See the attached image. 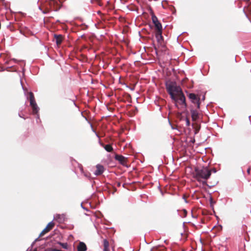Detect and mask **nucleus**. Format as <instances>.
Masks as SVG:
<instances>
[{
	"label": "nucleus",
	"instance_id": "f257e3e1",
	"mask_svg": "<svg viewBox=\"0 0 251 251\" xmlns=\"http://www.w3.org/2000/svg\"><path fill=\"white\" fill-rule=\"evenodd\" d=\"M166 88L176 106L182 110H185L186 107L185 98L181 88L174 83H170L166 84Z\"/></svg>",
	"mask_w": 251,
	"mask_h": 251
},
{
	"label": "nucleus",
	"instance_id": "f03ea898",
	"mask_svg": "<svg viewBox=\"0 0 251 251\" xmlns=\"http://www.w3.org/2000/svg\"><path fill=\"white\" fill-rule=\"evenodd\" d=\"M211 175V171L207 167L196 168L195 170L194 177L203 185H207V180Z\"/></svg>",
	"mask_w": 251,
	"mask_h": 251
},
{
	"label": "nucleus",
	"instance_id": "7ed1b4c3",
	"mask_svg": "<svg viewBox=\"0 0 251 251\" xmlns=\"http://www.w3.org/2000/svg\"><path fill=\"white\" fill-rule=\"evenodd\" d=\"M29 97L30 100V105L32 107V112L34 114H37L39 111V108L35 102L33 94L31 92L29 93Z\"/></svg>",
	"mask_w": 251,
	"mask_h": 251
},
{
	"label": "nucleus",
	"instance_id": "20e7f679",
	"mask_svg": "<svg viewBox=\"0 0 251 251\" xmlns=\"http://www.w3.org/2000/svg\"><path fill=\"white\" fill-rule=\"evenodd\" d=\"M152 21L154 24L156 30H162V26L161 23L158 21L157 18L154 15H152Z\"/></svg>",
	"mask_w": 251,
	"mask_h": 251
},
{
	"label": "nucleus",
	"instance_id": "39448f33",
	"mask_svg": "<svg viewBox=\"0 0 251 251\" xmlns=\"http://www.w3.org/2000/svg\"><path fill=\"white\" fill-rule=\"evenodd\" d=\"M54 224L52 222H50L46 228L41 232L40 234V236H43L45 233L48 232L49 231H50L54 226Z\"/></svg>",
	"mask_w": 251,
	"mask_h": 251
},
{
	"label": "nucleus",
	"instance_id": "423d86ee",
	"mask_svg": "<svg viewBox=\"0 0 251 251\" xmlns=\"http://www.w3.org/2000/svg\"><path fill=\"white\" fill-rule=\"evenodd\" d=\"M188 96L192 102L197 104V107L199 108L200 107L199 99L198 98L197 96L195 94L190 93L189 94Z\"/></svg>",
	"mask_w": 251,
	"mask_h": 251
},
{
	"label": "nucleus",
	"instance_id": "0eeeda50",
	"mask_svg": "<svg viewBox=\"0 0 251 251\" xmlns=\"http://www.w3.org/2000/svg\"><path fill=\"white\" fill-rule=\"evenodd\" d=\"M191 117L194 121H197L200 118V112L197 110L192 109L191 110Z\"/></svg>",
	"mask_w": 251,
	"mask_h": 251
},
{
	"label": "nucleus",
	"instance_id": "6e6552de",
	"mask_svg": "<svg viewBox=\"0 0 251 251\" xmlns=\"http://www.w3.org/2000/svg\"><path fill=\"white\" fill-rule=\"evenodd\" d=\"M104 170V168L102 165L98 164L96 166V170L94 174L96 176H99L103 173Z\"/></svg>",
	"mask_w": 251,
	"mask_h": 251
},
{
	"label": "nucleus",
	"instance_id": "1a4fd4ad",
	"mask_svg": "<svg viewBox=\"0 0 251 251\" xmlns=\"http://www.w3.org/2000/svg\"><path fill=\"white\" fill-rule=\"evenodd\" d=\"M162 30H156L155 33V37L157 39V42L161 44L163 41V37L162 36Z\"/></svg>",
	"mask_w": 251,
	"mask_h": 251
},
{
	"label": "nucleus",
	"instance_id": "9d476101",
	"mask_svg": "<svg viewBox=\"0 0 251 251\" xmlns=\"http://www.w3.org/2000/svg\"><path fill=\"white\" fill-rule=\"evenodd\" d=\"M77 251H86L87 247L83 242H80L77 247Z\"/></svg>",
	"mask_w": 251,
	"mask_h": 251
},
{
	"label": "nucleus",
	"instance_id": "9b49d317",
	"mask_svg": "<svg viewBox=\"0 0 251 251\" xmlns=\"http://www.w3.org/2000/svg\"><path fill=\"white\" fill-rule=\"evenodd\" d=\"M50 6H53L54 7V11H58L59 9V7L57 8V6L58 5V1L57 0H50Z\"/></svg>",
	"mask_w": 251,
	"mask_h": 251
},
{
	"label": "nucleus",
	"instance_id": "f8f14e48",
	"mask_svg": "<svg viewBox=\"0 0 251 251\" xmlns=\"http://www.w3.org/2000/svg\"><path fill=\"white\" fill-rule=\"evenodd\" d=\"M54 38L57 45H59L61 44L63 40V37L61 35H54Z\"/></svg>",
	"mask_w": 251,
	"mask_h": 251
},
{
	"label": "nucleus",
	"instance_id": "ddd939ff",
	"mask_svg": "<svg viewBox=\"0 0 251 251\" xmlns=\"http://www.w3.org/2000/svg\"><path fill=\"white\" fill-rule=\"evenodd\" d=\"M103 251H110L109 244L106 239L103 240Z\"/></svg>",
	"mask_w": 251,
	"mask_h": 251
},
{
	"label": "nucleus",
	"instance_id": "4468645a",
	"mask_svg": "<svg viewBox=\"0 0 251 251\" xmlns=\"http://www.w3.org/2000/svg\"><path fill=\"white\" fill-rule=\"evenodd\" d=\"M115 158L117 160L119 161L120 163L123 165L126 163V158L122 155H116Z\"/></svg>",
	"mask_w": 251,
	"mask_h": 251
},
{
	"label": "nucleus",
	"instance_id": "2eb2a0df",
	"mask_svg": "<svg viewBox=\"0 0 251 251\" xmlns=\"http://www.w3.org/2000/svg\"><path fill=\"white\" fill-rule=\"evenodd\" d=\"M100 144L102 146L104 149L108 152H111L113 151L112 146L110 145H106L104 146L102 143H100Z\"/></svg>",
	"mask_w": 251,
	"mask_h": 251
},
{
	"label": "nucleus",
	"instance_id": "dca6fc26",
	"mask_svg": "<svg viewBox=\"0 0 251 251\" xmlns=\"http://www.w3.org/2000/svg\"><path fill=\"white\" fill-rule=\"evenodd\" d=\"M61 246L64 248L67 249L68 248V244L67 243H60Z\"/></svg>",
	"mask_w": 251,
	"mask_h": 251
},
{
	"label": "nucleus",
	"instance_id": "f3484780",
	"mask_svg": "<svg viewBox=\"0 0 251 251\" xmlns=\"http://www.w3.org/2000/svg\"><path fill=\"white\" fill-rule=\"evenodd\" d=\"M185 121H186V126H189L190 125V122L189 119L188 118H186Z\"/></svg>",
	"mask_w": 251,
	"mask_h": 251
},
{
	"label": "nucleus",
	"instance_id": "a211bd4d",
	"mask_svg": "<svg viewBox=\"0 0 251 251\" xmlns=\"http://www.w3.org/2000/svg\"><path fill=\"white\" fill-rule=\"evenodd\" d=\"M183 217H186L187 215V211L186 210L183 209Z\"/></svg>",
	"mask_w": 251,
	"mask_h": 251
},
{
	"label": "nucleus",
	"instance_id": "6ab92c4d",
	"mask_svg": "<svg viewBox=\"0 0 251 251\" xmlns=\"http://www.w3.org/2000/svg\"><path fill=\"white\" fill-rule=\"evenodd\" d=\"M211 171V172H213L214 173H216V170L215 169H212V170H210Z\"/></svg>",
	"mask_w": 251,
	"mask_h": 251
},
{
	"label": "nucleus",
	"instance_id": "aec40b11",
	"mask_svg": "<svg viewBox=\"0 0 251 251\" xmlns=\"http://www.w3.org/2000/svg\"><path fill=\"white\" fill-rule=\"evenodd\" d=\"M19 116H20V117H22L21 115H20V114H19Z\"/></svg>",
	"mask_w": 251,
	"mask_h": 251
}]
</instances>
